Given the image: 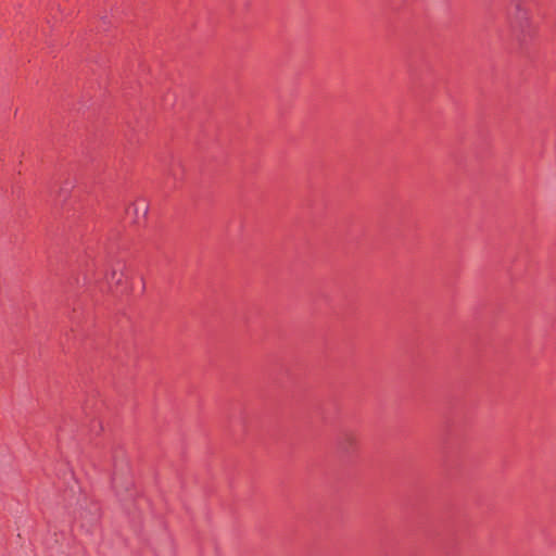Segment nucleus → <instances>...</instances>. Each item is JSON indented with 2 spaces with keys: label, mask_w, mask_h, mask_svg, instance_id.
<instances>
[{
  "label": "nucleus",
  "mask_w": 556,
  "mask_h": 556,
  "mask_svg": "<svg viewBox=\"0 0 556 556\" xmlns=\"http://www.w3.org/2000/svg\"><path fill=\"white\" fill-rule=\"evenodd\" d=\"M140 204H143V207H142V208H143V214H147L148 205H147V204H144V203H143V201H142V202H138V203H137V210H139Z\"/></svg>",
  "instance_id": "f03ea898"
},
{
  "label": "nucleus",
  "mask_w": 556,
  "mask_h": 556,
  "mask_svg": "<svg viewBox=\"0 0 556 556\" xmlns=\"http://www.w3.org/2000/svg\"><path fill=\"white\" fill-rule=\"evenodd\" d=\"M106 279L114 280L115 279V270H112V273L106 276Z\"/></svg>",
  "instance_id": "7ed1b4c3"
},
{
  "label": "nucleus",
  "mask_w": 556,
  "mask_h": 556,
  "mask_svg": "<svg viewBox=\"0 0 556 556\" xmlns=\"http://www.w3.org/2000/svg\"><path fill=\"white\" fill-rule=\"evenodd\" d=\"M516 10H517V13L519 15V17H526L527 16V12L522 9V7L520 4H517L516 5Z\"/></svg>",
  "instance_id": "f257e3e1"
},
{
  "label": "nucleus",
  "mask_w": 556,
  "mask_h": 556,
  "mask_svg": "<svg viewBox=\"0 0 556 556\" xmlns=\"http://www.w3.org/2000/svg\"><path fill=\"white\" fill-rule=\"evenodd\" d=\"M114 484H115V488H117V480L114 479Z\"/></svg>",
  "instance_id": "20e7f679"
}]
</instances>
